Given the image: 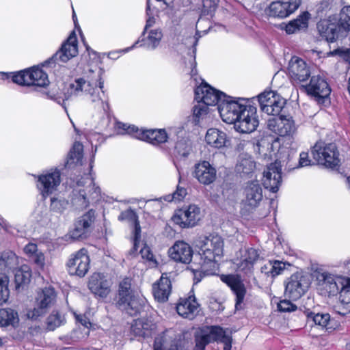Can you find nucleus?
Listing matches in <instances>:
<instances>
[{"mask_svg":"<svg viewBox=\"0 0 350 350\" xmlns=\"http://www.w3.org/2000/svg\"><path fill=\"white\" fill-rule=\"evenodd\" d=\"M95 86H96V84ZM82 94L89 96L95 108L105 113L108 110V104L103 101L100 95V92L96 87L93 86V83L86 81L83 78L77 79L74 83L70 84L65 97L68 100L72 96H81Z\"/></svg>","mask_w":350,"mask_h":350,"instance_id":"20e7f679","label":"nucleus"},{"mask_svg":"<svg viewBox=\"0 0 350 350\" xmlns=\"http://www.w3.org/2000/svg\"><path fill=\"white\" fill-rule=\"evenodd\" d=\"M291 78L295 82L306 81L310 76V71L306 63L297 57H293L288 67Z\"/></svg>","mask_w":350,"mask_h":350,"instance_id":"5701e85b","label":"nucleus"},{"mask_svg":"<svg viewBox=\"0 0 350 350\" xmlns=\"http://www.w3.org/2000/svg\"><path fill=\"white\" fill-rule=\"evenodd\" d=\"M192 175L200 183L208 185L215 180L217 171L208 161H203L194 165Z\"/></svg>","mask_w":350,"mask_h":350,"instance_id":"412c9836","label":"nucleus"},{"mask_svg":"<svg viewBox=\"0 0 350 350\" xmlns=\"http://www.w3.org/2000/svg\"><path fill=\"white\" fill-rule=\"evenodd\" d=\"M118 128L122 129L120 134H129L135 137L148 142L153 145H158L167 141V135L165 129L140 131L134 125L118 123Z\"/></svg>","mask_w":350,"mask_h":350,"instance_id":"0eeeda50","label":"nucleus"},{"mask_svg":"<svg viewBox=\"0 0 350 350\" xmlns=\"http://www.w3.org/2000/svg\"><path fill=\"white\" fill-rule=\"evenodd\" d=\"M32 260L39 266H43L44 264V256L42 252H37L31 257Z\"/></svg>","mask_w":350,"mask_h":350,"instance_id":"0e129e2a","label":"nucleus"},{"mask_svg":"<svg viewBox=\"0 0 350 350\" xmlns=\"http://www.w3.org/2000/svg\"><path fill=\"white\" fill-rule=\"evenodd\" d=\"M221 280L230 288L236 295V309H241V304L243 303L246 294V288L241 276L237 274L222 275L221 276Z\"/></svg>","mask_w":350,"mask_h":350,"instance_id":"a211bd4d","label":"nucleus"},{"mask_svg":"<svg viewBox=\"0 0 350 350\" xmlns=\"http://www.w3.org/2000/svg\"><path fill=\"white\" fill-rule=\"evenodd\" d=\"M224 94L212 88L207 83H202L195 90V100L206 106L219 105Z\"/></svg>","mask_w":350,"mask_h":350,"instance_id":"2eb2a0df","label":"nucleus"},{"mask_svg":"<svg viewBox=\"0 0 350 350\" xmlns=\"http://www.w3.org/2000/svg\"><path fill=\"white\" fill-rule=\"evenodd\" d=\"M18 322V314L10 308L0 310V325L5 327L8 325L14 326Z\"/></svg>","mask_w":350,"mask_h":350,"instance_id":"ea45409f","label":"nucleus"},{"mask_svg":"<svg viewBox=\"0 0 350 350\" xmlns=\"http://www.w3.org/2000/svg\"><path fill=\"white\" fill-rule=\"evenodd\" d=\"M78 54L77 36L75 31L71 32L67 40L62 44V47L48 61L49 63L67 62Z\"/></svg>","mask_w":350,"mask_h":350,"instance_id":"f8f14e48","label":"nucleus"},{"mask_svg":"<svg viewBox=\"0 0 350 350\" xmlns=\"http://www.w3.org/2000/svg\"><path fill=\"white\" fill-rule=\"evenodd\" d=\"M140 254L142 255V257L143 258H146L148 260H152L154 258L153 254L150 250V248L148 247H144L141 249Z\"/></svg>","mask_w":350,"mask_h":350,"instance_id":"69168bd1","label":"nucleus"},{"mask_svg":"<svg viewBox=\"0 0 350 350\" xmlns=\"http://www.w3.org/2000/svg\"><path fill=\"white\" fill-rule=\"evenodd\" d=\"M311 161L308 159V154L302 152L299 155V167H306L310 165Z\"/></svg>","mask_w":350,"mask_h":350,"instance_id":"052dcab7","label":"nucleus"},{"mask_svg":"<svg viewBox=\"0 0 350 350\" xmlns=\"http://www.w3.org/2000/svg\"><path fill=\"white\" fill-rule=\"evenodd\" d=\"M272 262L269 261L264 266L261 267V272L265 273L267 275H271V269H272Z\"/></svg>","mask_w":350,"mask_h":350,"instance_id":"774afa93","label":"nucleus"},{"mask_svg":"<svg viewBox=\"0 0 350 350\" xmlns=\"http://www.w3.org/2000/svg\"><path fill=\"white\" fill-rule=\"evenodd\" d=\"M282 183L281 169L277 163H271L263 172L262 184L273 193L278 191Z\"/></svg>","mask_w":350,"mask_h":350,"instance_id":"4be33fe9","label":"nucleus"},{"mask_svg":"<svg viewBox=\"0 0 350 350\" xmlns=\"http://www.w3.org/2000/svg\"><path fill=\"white\" fill-rule=\"evenodd\" d=\"M89 289L100 297H106L110 292V283L105 276L100 273H94L90 278Z\"/></svg>","mask_w":350,"mask_h":350,"instance_id":"bb28decb","label":"nucleus"},{"mask_svg":"<svg viewBox=\"0 0 350 350\" xmlns=\"http://www.w3.org/2000/svg\"><path fill=\"white\" fill-rule=\"evenodd\" d=\"M255 162L250 156L242 154L239 157L236 170L239 174H249L255 169Z\"/></svg>","mask_w":350,"mask_h":350,"instance_id":"4c0bfd02","label":"nucleus"},{"mask_svg":"<svg viewBox=\"0 0 350 350\" xmlns=\"http://www.w3.org/2000/svg\"><path fill=\"white\" fill-rule=\"evenodd\" d=\"M170 258L176 262L188 264L191 262L193 250L185 241H176L170 249Z\"/></svg>","mask_w":350,"mask_h":350,"instance_id":"b1692460","label":"nucleus"},{"mask_svg":"<svg viewBox=\"0 0 350 350\" xmlns=\"http://www.w3.org/2000/svg\"><path fill=\"white\" fill-rule=\"evenodd\" d=\"M94 219L95 212L90 210L77 221L74 230L70 232V237L74 239L85 238L88 228Z\"/></svg>","mask_w":350,"mask_h":350,"instance_id":"c85d7f7f","label":"nucleus"},{"mask_svg":"<svg viewBox=\"0 0 350 350\" xmlns=\"http://www.w3.org/2000/svg\"><path fill=\"white\" fill-rule=\"evenodd\" d=\"M317 28L320 35L327 42H333L340 38L347 36L345 31H342L341 27L337 21L334 19L323 20L317 25Z\"/></svg>","mask_w":350,"mask_h":350,"instance_id":"f3484780","label":"nucleus"},{"mask_svg":"<svg viewBox=\"0 0 350 350\" xmlns=\"http://www.w3.org/2000/svg\"><path fill=\"white\" fill-rule=\"evenodd\" d=\"M90 262L88 251L84 248L79 250L70 256L67 262L69 273L81 278L85 276L89 270Z\"/></svg>","mask_w":350,"mask_h":350,"instance_id":"9b49d317","label":"nucleus"},{"mask_svg":"<svg viewBox=\"0 0 350 350\" xmlns=\"http://www.w3.org/2000/svg\"><path fill=\"white\" fill-rule=\"evenodd\" d=\"M245 105L235 100L221 102L218 105V111L222 120L228 124L234 125Z\"/></svg>","mask_w":350,"mask_h":350,"instance_id":"dca6fc26","label":"nucleus"},{"mask_svg":"<svg viewBox=\"0 0 350 350\" xmlns=\"http://www.w3.org/2000/svg\"><path fill=\"white\" fill-rule=\"evenodd\" d=\"M163 34L159 29H152L148 32L147 37L143 38L141 42L142 46L149 49H154L160 43Z\"/></svg>","mask_w":350,"mask_h":350,"instance_id":"58836bf2","label":"nucleus"},{"mask_svg":"<svg viewBox=\"0 0 350 350\" xmlns=\"http://www.w3.org/2000/svg\"><path fill=\"white\" fill-rule=\"evenodd\" d=\"M337 22L346 33L350 31V5L344 6L341 9Z\"/></svg>","mask_w":350,"mask_h":350,"instance_id":"a18cd8bd","label":"nucleus"},{"mask_svg":"<svg viewBox=\"0 0 350 350\" xmlns=\"http://www.w3.org/2000/svg\"><path fill=\"white\" fill-rule=\"evenodd\" d=\"M9 278L6 275L0 274V305L6 303L9 298Z\"/></svg>","mask_w":350,"mask_h":350,"instance_id":"de8ad7c7","label":"nucleus"},{"mask_svg":"<svg viewBox=\"0 0 350 350\" xmlns=\"http://www.w3.org/2000/svg\"><path fill=\"white\" fill-rule=\"evenodd\" d=\"M278 308L280 312H291L295 311L297 307L288 300H282L278 304Z\"/></svg>","mask_w":350,"mask_h":350,"instance_id":"4d7b16f0","label":"nucleus"},{"mask_svg":"<svg viewBox=\"0 0 350 350\" xmlns=\"http://www.w3.org/2000/svg\"><path fill=\"white\" fill-rule=\"evenodd\" d=\"M308 288L304 276L301 273L293 274L285 282L284 295L286 297L296 300L300 298Z\"/></svg>","mask_w":350,"mask_h":350,"instance_id":"ddd939ff","label":"nucleus"},{"mask_svg":"<svg viewBox=\"0 0 350 350\" xmlns=\"http://www.w3.org/2000/svg\"><path fill=\"white\" fill-rule=\"evenodd\" d=\"M311 152L313 158L319 164L327 167L334 168L340 165L339 152L334 143L318 142L313 146Z\"/></svg>","mask_w":350,"mask_h":350,"instance_id":"423d86ee","label":"nucleus"},{"mask_svg":"<svg viewBox=\"0 0 350 350\" xmlns=\"http://www.w3.org/2000/svg\"><path fill=\"white\" fill-rule=\"evenodd\" d=\"M121 217H125L126 218H129L131 220L134 221V243H133V249L137 250V245L140 240V234H141V227L139 225V222L137 219V217L135 213L132 210H128L122 213Z\"/></svg>","mask_w":350,"mask_h":350,"instance_id":"37998d69","label":"nucleus"},{"mask_svg":"<svg viewBox=\"0 0 350 350\" xmlns=\"http://www.w3.org/2000/svg\"><path fill=\"white\" fill-rule=\"evenodd\" d=\"M155 327V324L151 320L142 318L133 321L131 331L136 336L145 338L151 336Z\"/></svg>","mask_w":350,"mask_h":350,"instance_id":"2f4dec72","label":"nucleus"},{"mask_svg":"<svg viewBox=\"0 0 350 350\" xmlns=\"http://www.w3.org/2000/svg\"><path fill=\"white\" fill-rule=\"evenodd\" d=\"M29 86L45 87L49 83L48 76L42 69L33 68L27 70Z\"/></svg>","mask_w":350,"mask_h":350,"instance_id":"72a5a7b5","label":"nucleus"},{"mask_svg":"<svg viewBox=\"0 0 350 350\" xmlns=\"http://www.w3.org/2000/svg\"><path fill=\"white\" fill-rule=\"evenodd\" d=\"M198 254L195 256L193 264L194 270L204 274H213L216 268V258L221 257L224 251V241L218 235L200 237L196 241Z\"/></svg>","mask_w":350,"mask_h":350,"instance_id":"f257e3e1","label":"nucleus"},{"mask_svg":"<svg viewBox=\"0 0 350 350\" xmlns=\"http://www.w3.org/2000/svg\"><path fill=\"white\" fill-rule=\"evenodd\" d=\"M185 341L181 334L166 331L156 337L154 350H184Z\"/></svg>","mask_w":350,"mask_h":350,"instance_id":"9d476101","label":"nucleus"},{"mask_svg":"<svg viewBox=\"0 0 350 350\" xmlns=\"http://www.w3.org/2000/svg\"><path fill=\"white\" fill-rule=\"evenodd\" d=\"M198 304L194 297L180 298L176 305L178 314L187 319H192L197 313Z\"/></svg>","mask_w":350,"mask_h":350,"instance_id":"7c9ffc66","label":"nucleus"},{"mask_svg":"<svg viewBox=\"0 0 350 350\" xmlns=\"http://www.w3.org/2000/svg\"><path fill=\"white\" fill-rule=\"evenodd\" d=\"M218 0H203V10L204 12L211 14L217 7Z\"/></svg>","mask_w":350,"mask_h":350,"instance_id":"13d9d810","label":"nucleus"},{"mask_svg":"<svg viewBox=\"0 0 350 350\" xmlns=\"http://www.w3.org/2000/svg\"><path fill=\"white\" fill-rule=\"evenodd\" d=\"M286 264L282 261H273L272 262V269H271V277H275L282 273L284 270Z\"/></svg>","mask_w":350,"mask_h":350,"instance_id":"6e6d98bb","label":"nucleus"},{"mask_svg":"<svg viewBox=\"0 0 350 350\" xmlns=\"http://www.w3.org/2000/svg\"><path fill=\"white\" fill-rule=\"evenodd\" d=\"M278 95L272 91L265 92L258 96V101L260 104V108L262 111L265 112L267 106H270L273 103V100L276 99Z\"/></svg>","mask_w":350,"mask_h":350,"instance_id":"09e8293b","label":"nucleus"},{"mask_svg":"<svg viewBox=\"0 0 350 350\" xmlns=\"http://www.w3.org/2000/svg\"><path fill=\"white\" fill-rule=\"evenodd\" d=\"M296 127L292 119L280 118L275 125L274 131L280 136H288L295 133Z\"/></svg>","mask_w":350,"mask_h":350,"instance_id":"c9c22d12","label":"nucleus"},{"mask_svg":"<svg viewBox=\"0 0 350 350\" xmlns=\"http://www.w3.org/2000/svg\"><path fill=\"white\" fill-rule=\"evenodd\" d=\"M332 55H339L344 58H349L350 57V49H337L330 52Z\"/></svg>","mask_w":350,"mask_h":350,"instance_id":"680f3d73","label":"nucleus"},{"mask_svg":"<svg viewBox=\"0 0 350 350\" xmlns=\"http://www.w3.org/2000/svg\"><path fill=\"white\" fill-rule=\"evenodd\" d=\"M175 150L179 156L187 157L191 150V144L186 139H180L176 143Z\"/></svg>","mask_w":350,"mask_h":350,"instance_id":"864d4df0","label":"nucleus"},{"mask_svg":"<svg viewBox=\"0 0 350 350\" xmlns=\"http://www.w3.org/2000/svg\"><path fill=\"white\" fill-rule=\"evenodd\" d=\"M68 202L63 198H52L51 199L50 209L51 211L61 213L68 206Z\"/></svg>","mask_w":350,"mask_h":350,"instance_id":"603ef678","label":"nucleus"},{"mask_svg":"<svg viewBox=\"0 0 350 350\" xmlns=\"http://www.w3.org/2000/svg\"><path fill=\"white\" fill-rule=\"evenodd\" d=\"M200 208L192 204L185 208L176 211L172 217V220L181 228L193 227L200 220Z\"/></svg>","mask_w":350,"mask_h":350,"instance_id":"4468645a","label":"nucleus"},{"mask_svg":"<svg viewBox=\"0 0 350 350\" xmlns=\"http://www.w3.org/2000/svg\"><path fill=\"white\" fill-rule=\"evenodd\" d=\"M83 146L80 142H75L69 152L67 164H80L82 163Z\"/></svg>","mask_w":350,"mask_h":350,"instance_id":"79ce46f5","label":"nucleus"},{"mask_svg":"<svg viewBox=\"0 0 350 350\" xmlns=\"http://www.w3.org/2000/svg\"><path fill=\"white\" fill-rule=\"evenodd\" d=\"M145 300L135 295L132 280L125 278L119 283L116 305L120 310L131 316H136L144 308Z\"/></svg>","mask_w":350,"mask_h":350,"instance_id":"f03ea898","label":"nucleus"},{"mask_svg":"<svg viewBox=\"0 0 350 350\" xmlns=\"http://www.w3.org/2000/svg\"><path fill=\"white\" fill-rule=\"evenodd\" d=\"M241 257L237 267L239 271L245 273L252 272L254 263L259 258V252L253 247L245 248L240 251Z\"/></svg>","mask_w":350,"mask_h":350,"instance_id":"c756f323","label":"nucleus"},{"mask_svg":"<svg viewBox=\"0 0 350 350\" xmlns=\"http://www.w3.org/2000/svg\"><path fill=\"white\" fill-rule=\"evenodd\" d=\"M300 3L301 0H278L270 4L269 14L271 16L285 18L293 13Z\"/></svg>","mask_w":350,"mask_h":350,"instance_id":"aec40b11","label":"nucleus"},{"mask_svg":"<svg viewBox=\"0 0 350 350\" xmlns=\"http://www.w3.org/2000/svg\"><path fill=\"white\" fill-rule=\"evenodd\" d=\"M31 277L30 267L27 265H23L16 269L14 273L15 282L16 287L21 285L28 284Z\"/></svg>","mask_w":350,"mask_h":350,"instance_id":"a19ab883","label":"nucleus"},{"mask_svg":"<svg viewBox=\"0 0 350 350\" xmlns=\"http://www.w3.org/2000/svg\"><path fill=\"white\" fill-rule=\"evenodd\" d=\"M232 337L219 326H211L196 336V347L194 350H204L206 345L217 341L224 344V350H231Z\"/></svg>","mask_w":350,"mask_h":350,"instance_id":"39448f33","label":"nucleus"},{"mask_svg":"<svg viewBox=\"0 0 350 350\" xmlns=\"http://www.w3.org/2000/svg\"><path fill=\"white\" fill-rule=\"evenodd\" d=\"M24 252L31 258L33 255L38 252L37 245L34 243H29L24 247Z\"/></svg>","mask_w":350,"mask_h":350,"instance_id":"e2e57ef3","label":"nucleus"},{"mask_svg":"<svg viewBox=\"0 0 350 350\" xmlns=\"http://www.w3.org/2000/svg\"><path fill=\"white\" fill-rule=\"evenodd\" d=\"M308 323H314L321 327H326L330 321V315L328 313H315L307 310L304 312Z\"/></svg>","mask_w":350,"mask_h":350,"instance_id":"e433bc0d","label":"nucleus"},{"mask_svg":"<svg viewBox=\"0 0 350 350\" xmlns=\"http://www.w3.org/2000/svg\"><path fill=\"white\" fill-rule=\"evenodd\" d=\"M285 100L278 95L276 96V99L273 100V103L271 107H266L265 113H267L268 115L278 116L282 111L285 105Z\"/></svg>","mask_w":350,"mask_h":350,"instance_id":"8fccbe9b","label":"nucleus"},{"mask_svg":"<svg viewBox=\"0 0 350 350\" xmlns=\"http://www.w3.org/2000/svg\"><path fill=\"white\" fill-rule=\"evenodd\" d=\"M27 76V70L21 71L13 75L12 81L18 85L29 86V77Z\"/></svg>","mask_w":350,"mask_h":350,"instance_id":"5fc2aeb1","label":"nucleus"},{"mask_svg":"<svg viewBox=\"0 0 350 350\" xmlns=\"http://www.w3.org/2000/svg\"><path fill=\"white\" fill-rule=\"evenodd\" d=\"M242 204L247 211L254 210L263 198L262 188L257 180L248 181L243 189Z\"/></svg>","mask_w":350,"mask_h":350,"instance_id":"1a4fd4ad","label":"nucleus"},{"mask_svg":"<svg viewBox=\"0 0 350 350\" xmlns=\"http://www.w3.org/2000/svg\"><path fill=\"white\" fill-rule=\"evenodd\" d=\"M64 322V317L58 312L53 311L46 319V328L49 331H53L57 327L63 325Z\"/></svg>","mask_w":350,"mask_h":350,"instance_id":"49530a36","label":"nucleus"},{"mask_svg":"<svg viewBox=\"0 0 350 350\" xmlns=\"http://www.w3.org/2000/svg\"><path fill=\"white\" fill-rule=\"evenodd\" d=\"M234 123V129L242 133H250L256 130L258 125L256 108L250 105H245Z\"/></svg>","mask_w":350,"mask_h":350,"instance_id":"6e6552de","label":"nucleus"},{"mask_svg":"<svg viewBox=\"0 0 350 350\" xmlns=\"http://www.w3.org/2000/svg\"><path fill=\"white\" fill-rule=\"evenodd\" d=\"M187 194V189L185 187L177 186L176 190L172 194V200L180 201L186 196Z\"/></svg>","mask_w":350,"mask_h":350,"instance_id":"bf43d9fd","label":"nucleus"},{"mask_svg":"<svg viewBox=\"0 0 350 350\" xmlns=\"http://www.w3.org/2000/svg\"><path fill=\"white\" fill-rule=\"evenodd\" d=\"M88 189V192L85 190L79 191V195L82 197L85 203L88 202L89 200H97L100 193V188L95 185L93 180H90V183Z\"/></svg>","mask_w":350,"mask_h":350,"instance_id":"c03bdc74","label":"nucleus"},{"mask_svg":"<svg viewBox=\"0 0 350 350\" xmlns=\"http://www.w3.org/2000/svg\"><path fill=\"white\" fill-rule=\"evenodd\" d=\"M306 89L309 94L319 99L328 97L331 92L327 82L319 75L312 76Z\"/></svg>","mask_w":350,"mask_h":350,"instance_id":"393cba45","label":"nucleus"},{"mask_svg":"<svg viewBox=\"0 0 350 350\" xmlns=\"http://www.w3.org/2000/svg\"><path fill=\"white\" fill-rule=\"evenodd\" d=\"M56 295L53 288H44L38 293L36 299L38 308L33 311L32 317H38L42 315L45 310L51 307L55 301Z\"/></svg>","mask_w":350,"mask_h":350,"instance_id":"a878e982","label":"nucleus"},{"mask_svg":"<svg viewBox=\"0 0 350 350\" xmlns=\"http://www.w3.org/2000/svg\"><path fill=\"white\" fill-rule=\"evenodd\" d=\"M193 107V120L195 124L199 123L200 119H203L208 113V107L206 105L197 102Z\"/></svg>","mask_w":350,"mask_h":350,"instance_id":"3c124183","label":"nucleus"},{"mask_svg":"<svg viewBox=\"0 0 350 350\" xmlns=\"http://www.w3.org/2000/svg\"><path fill=\"white\" fill-rule=\"evenodd\" d=\"M205 140L208 144L219 148L226 145V134L217 129H209L206 134Z\"/></svg>","mask_w":350,"mask_h":350,"instance_id":"473e14b6","label":"nucleus"},{"mask_svg":"<svg viewBox=\"0 0 350 350\" xmlns=\"http://www.w3.org/2000/svg\"><path fill=\"white\" fill-rule=\"evenodd\" d=\"M314 277L318 286L321 290H324L329 295H335L340 293V300L345 306V309L350 312V290L348 284L350 280H347V284L344 285L340 280H336L332 275L327 272L317 271Z\"/></svg>","mask_w":350,"mask_h":350,"instance_id":"7ed1b4c3","label":"nucleus"},{"mask_svg":"<svg viewBox=\"0 0 350 350\" xmlns=\"http://www.w3.org/2000/svg\"><path fill=\"white\" fill-rule=\"evenodd\" d=\"M172 292V283L167 273H163L160 279L152 285V293L154 299L160 303L168 300Z\"/></svg>","mask_w":350,"mask_h":350,"instance_id":"cd10ccee","label":"nucleus"},{"mask_svg":"<svg viewBox=\"0 0 350 350\" xmlns=\"http://www.w3.org/2000/svg\"><path fill=\"white\" fill-rule=\"evenodd\" d=\"M76 320L81 323L82 325H83L85 327H88L89 325H90V322L89 319L84 315L82 314H76L75 315Z\"/></svg>","mask_w":350,"mask_h":350,"instance_id":"338daca9","label":"nucleus"},{"mask_svg":"<svg viewBox=\"0 0 350 350\" xmlns=\"http://www.w3.org/2000/svg\"><path fill=\"white\" fill-rule=\"evenodd\" d=\"M60 176V172L55 170L53 172L42 174L39 176L38 188L44 198L56 191L61 183Z\"/></svg>","mask_w":350,"mask_h":350,"instance_id":"6ab92c4d","label":"nucleus"},{"mask_svg":"<svg viewBox=\"0 0 350 350\" xmlns=\"http://www.w3.org/2000/svg\"><path fill=\"white\" fill-rule=\"evenodd\" d=\"M310 14L308 12H303L297 18L290 21L285 25V31L287 33H295L298 31L306 29L308 25V20Z\"/></svg>","mask_w":350,"mask_h":350,"instance_id":"f704fd0d","label":"nucleus"}]
</instances>
